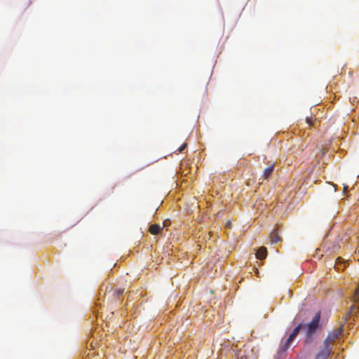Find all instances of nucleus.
I'll list each match as a JSON object with an SVG mask.
<instances>
[{"instance_id": "9b49d317", "label": "nucleus", "mask_w": 359, "mask_h": 359, "mask_svg": "<svg viewBox=\"0 0 359 359\" xmlns=\"http://www.w3.org/2000/svg\"><path fill=\"white\" fill-rule=\"evenodd\" d=\"M306 123H308V125L309 126H314V121H313L312 117H310V118L309 117H306Z\"/></svg>"}, {"instance_id": "ddd939ff", "label": "nucleus", "mask_w": 359, "mask_h": 359, "mask_svg": "<svg viewBox=\"0 0 359 359\" xmlns=\"http://www.w3.org/2000/svg\"><path fill=\"white\" fill-rule=\"evenodd\" d=\"M186 147H187V144H182L180 147H179L178 151L182 152Z\"/></svg>"}, {"instance_id": "6e6552de", "label": "nucleus", "mask_w": 359, "mask_h": 359, "mask_svg": "<svg viewBox=\"0 0 359 359\" xmlns=\"http://www.w3.org/2000/svg\"><path fill=\"white\" fill-rule=\"evenodd\" d=\"M296 338V336H294L293 334H290L287 341L285 342L283 349L287 350L291 345L292 342Z\"/></svg>"}, {"instance_id": "f8f14e48", "label": "nucleus", "mask_w": 359, "mask_h": 359, "mask_svg": "<svg viewBox=\"0 0 359 359\" xmlns=\"http://www.w3.org/2000/svg\"><path fill=\"white\" fill-rule=\"evenodd\" d=\"M358 294H359V285H358V289L355 292V294H354V297H353V301L354 302H357L359 301V299H358Z\"/></svg>"}, {"instance_id": "423d86ee", "label": "nucleus", "mask_w": 359, "mask_h": 359, "mask_svg": "<svg viewBox=\"0 0 359 359\" xmlns=\"http://www.w3.org/2000/svg\"><path fill=\"white\" fill-rule=\"evenodd\" d=\"M266 255H267V250H266V248L264 247L259 248L256 252V257L257 259H263L266 258Z\"/></svg>"}, {"instance_id": "20e7f679", "label": "nucleus", "mask_w": 359, "mask_h": 359, "mask_svg": "<svg viewBox=\"0 0 359 359\" xmlns=\"http://www.w3.org/2000/svg\"><path fill=\"white\" fill-rule=\"evenodd\" d=\"M270 240L271 243H277L281 241V237L279 235L278 229L273 230L270 234Z\"/></svg>"}, {"instance_id": "39448f33", "label": "nucleus", "mask_w": 359, "mask_h": 359, "mask_svg": "<svg viewBox=\"0 0 359 359\" xmlns=\"http://www.w3.org/2000/svg\"><path fill=\"white\" fill-rule=\"evenodd\" d=\"M275 168V164H271L263 171V177L264 179H268L273 173Z\"/></svg>"}, {"instance_id": "1a4fd4ad", "label": "nucleus", "mask_w": 359, "mask_h": 359, "mask_svg": "<svg viewBox=\"0 0 359 359\" xmlns=\"http://www.w3.org/2000/svg\"><path fill=\"white\" fill-rule=\"evenodd\" d=\"M123 292H124V289H122V288L113 289V294L116 295V297H119L120 296L123 295Z\"/></svg>"}, {"instance_id": "9d476101", "label": "nucleus", "mask_w": 359, "mask_h": 359, "mask_svg": "<svg viewBox=\"0 0 359 359\" xmlns=\"http://www.w3.org/2000/svg\"><path fill=\"white\" fill-rule=\"evenodd\" d=\"M303 323L299 324L292 332V334H293L294 336H297L299 333V331L302 330Z\"/></svg>"}, {"instance_id": "4468645a", "label": "nucleus", "mask_w": 359, "mask_h": 359, "mask_svg": "<svg viewBox=\"0 0 359 359\" xmlns=\"http://www.w3.org/2000/svg\"><path fill=\"white\" fill-rule=\"evenodd\" d=\"M348 190V186L347 185H344V192H346Z\"/></svg>"}, {"instance_id": "0eeeda50", "label": "nucleus", "mask_w": 359, "mask_h": 359, "mask_svg": "<svg viewBox=\"0 0 359 359\" xmlns=\"http://www.w3.org/2000/svg\"><path fill=\"white\" fill-rule=\"evenodd\" d=\"M161 229V227L160 225L157 224H153L149 226V231L153 235H156L160 232Z\"/></svg>"}, {"instance_id": "f03ea898", "label": "nucleus", "mask_w": 359, "mask_h": 359, "mask_svg": "<svg viewBox=\"0 0 359 359\" xmlns=\"http://www.w3.org/2000/svg\"><path fill=\"white\" fill-rule=\"evenodd\" d=\"M342 332V325L337 328V330H334L332 332H329L327 337L323 341V345L328 346L330 348H332L333 343L341 335Z\"/></svg>"}, {"instance_id": "7ed1b4c3", "label": "nucleus", "mask_w": 359, "mask_h": 359, "mask_svg": "<svg viewBox=\"0 0 359 359\" xmlns=\"http://www.w3.org/2000/svg\"><path fill=\"white\" fill-rule=\"evenodd\" d=\"M332 353V348L323 345V347L316 354L315 359H327Z\"/></svg>"}, {"instance_id": "f257e3e1", "label": "nucleus", "mask_w": 359, "mask_h": 359, "mask_svg": "<svg viewBox=\"0 0 359 359\" xmlns=\"http://www.w3.org/2000/svg\"><path fill=\"white\" fill-rule=\"evenodd\" d=\"M320 312H318L313 316L309 323L304 324L302 330L304 332V342L309 344L313 342L314 336L320 327Z\"/></svg>"}, {"instance_id": "2eb2a0df", "label": "nucleus", "mask_w": 359, "mask_h": 359, "mask_svg": "<svg viewBox=\"0 0 359 359\" xmlns=\"http://www.w3.org/2000/svg\"><path fill=\"white\" fill-rule=\"evenodd\" d=\"M340 259H341V258H340V257H338V258H337L338 264L339 263Z\"/></svg>"}]
</instances>
